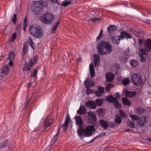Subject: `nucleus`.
I'll return each instance as SVG.
<instances>
[{
    "label": "nucleus",
    "mask_w": 151,
    "mask_h": 151,
    "mask_svg": "<svg viewBox=\"0 0 151 151\" xmlns=\"http://www.w3.org/2000/svg\"><path fill=\"white\" fill-rule=\"evenodd\" d=\"M98 53L101 55H104L110 53L112 50V46L109 42L101 40L97 45Z\"/></svg>",
    "instance_id": "1"
},
{
    "label": "nucleus",
    "mask_w": 151,
    "mask_h": 151,
    "mask_svg": "<svg viewBox=\"0 0 151 151\" xmlns=\"http://www.w3.org/2000/svg\"><path fill=\"white\" fill-rule=\"evenodd\" d=\"M29 32L31 35L36 37L40 38L43 36L42 30L37 25H31L30 27Z\"/></svg>",
    "instance_id": "2"
},
{
    "label": "nucleus",
    "mask_w": 151,
    "mask_h": 151,
    "mask_svg": "<svg viewBox=\"0 0 151 151\" xmlns=\"http://www.w3.org/2000/svg\"><path fill=\"white\" fill-rule=\"evenodd\" d=\"M54 18L53 14L50 12L46 13L40 17L41 21L43 23L47 24L52 23Z\"/></svg>",
    "instance_id": "3"
},
{
    "label": "nucleus",
    "mask_w": 151,
    "mask_h": 151,
    "mask_svg": "<svg viewBox=\"0 0 151 151\" xmlns=\"http://www.w3.org/2000/svg\"><path fill=\"white\" fill-rule=\"evenodd\" d=\"M38 59V56L36 55L29 60L28 63L25 64L23 68V70L24 71H29L31 68L36 63Z\"/></svg>",
    "instance_id": "4"
},
{
    "label": "nucleus",
    "mask_w": 151,
    "mask_h": 151,
    "mask_svg": "<svg viewBox=\"0 0 151 151\" xmlns=\"http://www.w3.org/2000/svg\"><path fill=\"white\" fill-rule=\"evenodd\" d=\"M43 4L39 1H35L32 6V10L36 14L40 13L43 9Z\"/></svg>",
    "instance_id": "5"
},
{
    "label": "nucleus",
    "mask_w": 151,
    "mask_h": 151,
    "mask_svg": "<svg viewBox=\"0 0 151 151\" xmlns=\"http://www.w3.org/2000/svg\"><path fill=\"white\" fill-rule=\"evenodd\" d=\"M131 81L134 85L139 86L142 83V76L138 73H133L131 76Z\"/></svg>",
    "instance_id": "6"
},
{
    "label": "nucleus",
    "mask_w": 151,
    "mask_h": 151,
    "mask_svg": "<svg viewBox=\"0 0 151 151\" xmlns=\"http://www.w3.org/2000/svg\"><path fill=\"white\" fill-rule=\"evenodd\" d=\"M88 116V120L90 124L95 123L96 120V116L91 111H89L87 112Z\"/></svg>",
    "instance_id": "7"
},
{
    "label": "nucleus",
    "mask_w": 151,
    "mask_h": 151,
    "mask_svg": "<svg viewBox=\"0 0 151 151\" xmlns=\"http://www.w3.org/2000/svg\"><path fill=\"white\" fill-rule=\"evenodd\" d=\"M95 130L94 125H91L86 127L85 129V135L87 137H89L93 134L92 131Z\"/></svg>",
    "instance_id": "8"
},
{
    "label": "nucleus",
    "mask_w": 151,
    "mask_h": 151,
    "mask_svg": "<svg viewBox=\"0 0 151 151\" xmlns=\"http://www.w3.org/2000/svg\"><path fill=\"white\" fill-rule=\"evenodd\" d=\"M125 37L127 39L132 38L130 34L127 33L126 32L122 31L120 32V35L118 36V41L119 42L121 40L124 39Z\"/></svg>",
    "instance_id": "9"
},
{
    "label": "nucleus",
    "mask_w": 151,
    "mask_h": 151,
    "mask_svg": "<svg viewBox=\"0 0 151 151\" xmlns=\"http://www.w3.org/2000/svg\"><path fill=\"white\" fill-rule=\"evenodd\" d=\"M144 47L147 52L151 51V39H147L145 40Z\"/></svg>",
    "instance_id": "10"
},
{
    "label": "nucleus",
    "mask_w": 151,
    "mask_h": 151,
    "mask_svg": "<svg viewBox=\"0 0 151 151\" xmlns=\"http://www.w3.org/2000/svg\"><path fill=\"white\" fill-rule=\"evenodd\" d=\"M53 119L50 117H47L44 122V128L45 129L48 127L50 126L53 123Z\"/></svg>",
    "instance_id": "11"
},
{
    "label": "nucleus",
    "mask_w": 151,
    "mask_h": 151,
    "mask_svg": "<svg viewBox=\"0 0 151 151\" xmlns=\"http://www.w3.org/2000/svg\"><path fill=\"white\" fill-rule=\"evenodd\" d=\"M129 51H125L124 52L123 55L119 57V59L120 60L126 62L127 61L129 57Z\"/></svg>",
    "instance_id": "12"
},
{
    "label": "nucleus",
    "mask_w": 151,
    "mask_h": 151,
    "mask_svg": "<svg viewBox=\"0 0 151 151\" xmlns=\"http://www.w3.org/2000/svg\"><path fill=\"white\" fill-rule=\"evenodd\" d=\"M98 91L96 90L95 94L97 96H101L104 93V88L101 86H99L97 87Z\"/></svg>",
    "instance_id": "13"
},
{
    "label": "nucleus",
    "mask_w": 151,
    "mask_h": 151,
    "mask_svg": "<svg viewBox=\"0 0 151 151\" xmlns=\"http://www.w3.org/2000/svg\"><path fill=\"white\" fill-rule=\"evenodd\" d=\"M85 105L86 107L90 109H94L96 107V104L93 101H88L86 103Z\"/></svg>",
    "instance_id": "14"
},
{
    "label": "nucleus",
    "mask_w": 151,
    "mask_h": 151,
    "mask_svg": "<svg viewBox=\"0 0 151 151\" xmlns=\"http://www.w3.org/2000/svg\"><path fill=\"white\" fill-rule=\"evenodd\" d=\"M147 117L145 116H142L141 119L137 123V124L139 127H142L145 125V124L147 122L146 120Z\"/></svg>",
    "instance_id": "15"
},
{
    "label": "nucleus",
    "mask_w": 151,
    "mask_h": 151,
    "mask_svg": "<svg viewBox=\"0 0 151 151\" xmlns=\"http://www.w3.org/2000/svg\"><path fill=\"white\" fill-rule=\"evenodd\" d=\"M93 61L95 66H97L100 63V57L99 55L98 54L93 55Z\"/></svg>",
    "instance_id": "16"
},
{
    "label": "nucleus",
    "mask_w": 151,
    "mask_h": 151,
    "mask_svg": "<svg viewBox=\"0 0 151 151\" xmlns=\"http://www.w3.org/2000/svg\"><path fill=\"white\" fill-rule=\"evenodd\" d=\"M86 109L84 106L81 105L77 111V113L81 115H85L86 113Z\"/></svg>",
    "instance_id": "17"
},
{
    "label": "nucleus",
    "mask_w": 151,
    "mask_h": 151,
    "mask_svg": "<svg viewBox=\"0 0 151 151\" xmlns=\"http://www.w3.org/2000/svg\"><path fill=\"white\" fill-rule=\"evenodd\" d=\"M105 76L106 81L109 82L113 80L114 77V75L110 72L107 73Z\"/></svg>",
    "instance_id": "18"
},
{
    "label": "nucleus",
    "mask_w": 151,
    "mask_h": 151,
    "mask_svg": "<svg viewBox=\"0 0 151 151\" xmlns=\"http://www.w3.org/2000/svg\"><path fill=\"white\" fill-rule=\"evenodd\" d=\"M99 123L102 127H103L105 130H106L108 127L109 124L108 122L104 120H100Z\"/></svg>",
    "instance_id": "19"
},
{
    "label": "nucleus",
    "mask_w": 151,
    "mask_h": 151,
    "mask_svg": "<svg viewBox=\"0 0 151 151\" xmlns=\"http://www.w3.org/2000/svg\"><path fill=\"white\" fill-rule=\"evenodd\" d=\"M84 83L86 87H92L94 85V83L90 79H86L84 81Z\"/></svg>",
    "instance_id": "20"
},
{
    "label": "nucleus",
    "mask_w": 151,
    "mask_h": 151,
    "mask_svg": "<svg viewBox=\"0 0 151 151\" xmlns=\"http://www.w3.org/2000/svg\"><path fill=\"white\" fill-rule=\"evenodd\" d=\"M126 96L128 97L132 98L135 96L136 93L134 91H129L126 90L125 91Z\"/></svg>",
    "instance_id": "21"
},
{
    "label": "nucleus",
    "mask_w": 151,
    "mask_h": 151,
    "mask_svg": "<svg viewBox=\"0 0 151 151\" xmlns=\"http://www.w3.org/2000/svg\"><path fill=\"white\" fill-rule=\"evenodd\" d=\"M85 129H84L82 126L79 127L77 131L78 134L80 136H84L85 135Z\"/></svg>",
    "instance_id": "22"
},
{
    "label": "nucleus",
    "mask_w": 151,
    "mask_h": 151,
    "mask_svg": "<svg viewBox=\"0 0 151 151\" xmlns=\"http://www.w3.org/2000/svg\"><path fill=\"white\" fill-rule=\"evenodd\" d=\"M75 120L79 127L82 126L83 123L82 119L81 117L78 116H76Z\"/></svg>",
    "instance_id": "23"
},
{
    "label": "nucleus",
    "mask_w": 151,
    "mask_h": 151,
    "mask_svg": "<svg viewBox=\"0 0 151 151\" xmlns=\"http://www.w3.org/2000/svg\"><path fill=\"white\" fill-rule=\"evenodd\" d=\"M70 120V118L69 116H68L67 117L64 123L62 126V127L63 128V131H65L66 130L68 125V123Z\"/></svg>",
    "instance_id": "24"
},
{
    "label": "nucleus",
    "mask_w": 151,
    "mask_h": 151,
    "mask_svg": "<svg viewBox=\"0 0 151 151\" xmlns=\"http://www.w3.org/2000/svg\"><path fill=\"white\" fill-rule=\"evenodd\" d=\"M106 99L108 102L111 103H113L115 101H117L116 98L113 97V96L111 95L108 96Z\"/></svg>",
    "instance_id": "25"
},
{
    "label": "nucleus",
    "mask_w": 151,
    "mask_h": 151,
    "mask_svg": "<svg viewBox=\"0 0 151 151\" xmlns=\"http://www.w3.org/2000/svg\"><path fill=\"white\" fill-rule=\"evenodd\" d=\"M116 29V27L114 25H110L107 28V30L110 35H111Z\"/></svg>",
    "instance_id": "26"
},
{
    "label": "nucleus",
    "mask_w": 151,
    "mask_h": 151,
    "mask_svg": "<svg viewBox=\"0 0 151 151\" xmlns=\"http://www.w3.org/2000/svg\"><path fill=\"white\" fill-rule=\"evenodd\" d=\"M122 101L124 105L129 106L131 104V102L127 98H122Z\"/></svg>",
    "instance_id": "27"
},
{
    "label": "nucleus",
    "mask_w": 151,
    "mask_h": 151,
    "mask_svg": "<svg viewBox=\"0 0 151 151\" xmlns=\"http://www.w3.org/2000/svg\"><path fill=\"white\" fill-rule=\"evenodd\" d=\"M145 109L142 107L139 106L137 108L136 112L138 114L140 115L145 111Z\"/></svg>",
    "instance_id": "28"
},
{
    "label": "nucleus",
    "mask_w": 151,
    "mask_h": 151,
    "mask_svg": "<svg viewBox=\"0 0 151 151\" xmlns=\"http://www.w3.org/2000/svg\"><path fill=\"white\" fill-rule=\"evenodd\" d=\"M60 20V19H59V20L53 26L52 28V33H55V31L57 29V27L59 23V21Z\"/></svg>",
    "instance_id": "29"
},
{
    "label": "nucleus",
    "mask_w": 151,
    "mask_h": 151,
    "mask_svg": "<svg viewBox=\"0 0 151 151\" xmlns=\"http://www.w3.org/2000/svg\"><path fill=\"white\" fill-rule=\"evenodd\" d=\"M60 20V19H59V20L53 26L52 28V33H55V31L57 29V27L59 23V21Z\"/></svg>",
    "instance_id": "30"
},
{
    "label": "nucleus",
    "mask_w": 151,
    "mask_h": 151,
    "mask_svg": "<svg viewBox=\"0 0 151 151\" xmlns=\"http://www.w3.org/2000/svg\"><path fill=\"white\" fill-rule=\"evenodd\" d=\"M130 63L133 67H135L138 65V63L137 60H131L129 62Z\"/></svg>",
    "instance_id": "31"
},
{
    "label": "nucleus",
    "mask_w": 151,
    "mask_h": 151,
    "mask_svg": "<svg viewBox=\"0 0 151 151\" xmlns=\"http://www.w3.org/2000/svg\"><path fill=\"white\" fill-rule=\"evenodd\" d=\"M130 117L133 121H138L140 117L136 115L130 114Z\"/></svg>",
    "instance_id": "32"
},
{
    "label": "nucleus",
    "mask_w": 151,
    "mask_h": 151,
    "mask_svg": "<svg viewBox=\"0 0 151 151\" xmlns=\"http://www.w3.org/2000/svg\"><path fill=\"white\" fill-rule=\"evenodd\" d=\"M8 140H5L0 143V148H1L6 147V145H8Z\"/></svg>",
    "instance_id": "33"
},
{
    "label": "nucleus",
    "mask_w": 151,
    "mask_h": 151,
    "mask_svg": "<svg viewBox=\"0 0 151 151\" xmlns=\"http://www.w3.org/2000/svg\"><path fill=\"white\" fill-rule=\"evenodd\" d=\"M122 82L124 86L128 85L130 82L128 78H124L122 80Z\"/></svg>",
    "instance_id": "34"
},
{
    "label": "nucleus",
    "mask_w": 151,
    "mask_h": 151,
    "mask_svg": "<svg viewBox=\"0 0 151 151\" xmlns=\"http://www.w3.org/2000/svg\"><path fill=\"white\" fill-rule=\"evenodd\" d=\"M71 0H65L62 2V5L63 6H66L69 4H71Z\"/></svg>",
    "instance_id": "35"
},
{
    "label": "nucleus",
    "mask_w": 151,
    "mask_h": 151,
    "mask_svg": "<svg viewBox=\"0 0 151 151\" xmlns=\"http://www.w3.org/2000/svg\"><path fill=\"white\" fill-rule=\"evenodd\" d=\"M119 114L120 117L124 119L125 118L127 117L126 113L121 109H120L119 111Z\"/></svg>",
    "instance_id": "36"
},
{
    "label": "nucleus",
    "mask_w": 151,
    "mask_h": 151,
    "mask_svg": "<svg viewBox=\"0 0 151 151\" xmlns=\"http://www.w3.org/2000/svg\"><path fill=\"white\" fill-rule=\"evenodd\" d=\"M114 120L115 123L116 124H119L121 122V119L120 117L118 115H116Z\"/></svg>",
    "instance_id": "37"
},
{
    "label": "nucleus",
    "mask_w": 151,
    "mask_h": 151,
    "mask_svg": "<svg viewBox=\"0 0 151 151\" xmlns=\"http://www.w3.org/2000/svg\"><path fill=\"white\" fill-rule=\"evenodd\" d=\"M15 57L14 53L12 51H11L9 53L7 59H12L14 58Z\"/></svg>",
    "instance_id": "38"
},
{
    "label": "nucleus",
    "mask_w": 151,
    "mask_h": 151,
    "mask_svg": "<svg viewBox=\"0 0 151 151\" xmlns=\"http://www.w3.org/2000/svg\"><path fill=\"white\" fill-rule=\"evenodd\" d=\"M147 52L145 49L141 48L139 50V55H140L144 56L146 54V52Z\"/></svg>",
    "instance_id": "39"
},
{
    "label": "nucleus",
    "mask_w": 151,
    "mask_h": 151,
    "mask_svg": "<svg viewBox=\"0 0 151 151\" xmlns=\"http://www.w3.org/2000/svg\"><path fill=\"white\" fill-rule=\"evenodd\" d=\"M9 70V68L8 66L7 65H5L4 67L2 68L1 70V71L4 73H7Z\"/></svg>",
    "instance_id": "40"
},
{
    "label": "nucleus",
    "mask_w": 151,
    "mask_h": 151,
    "mask_svg": "<svg viewBox=\"0 0 151 151\" xmlns=\"http://www.w3.org/2000/svg\"><path fill=\"white\" fill-rule=\"evenodd\" d=\"M28 43L31 46V47L33 49H34L35 44L33 43L32 40L30 37H29L28 40Z\"/></svg>",
    "instance_id": "41"
},
{
    "label": "nucleus",
    "mask_w": 151,
    "mask_h": 151,
    "mask_svg": "<svg viewBox=\"0 0 151 151\" xmlns=\"http://www.w3.org/2000/svg\"><path fill=\"white\" fill-rule=\"evenodd\" d=\"M115 106L116 108L120 109L121 107V104L118 102V100L117 101H115L114 103Z\"/></svg>",
    "instance_id": "42"
},
{
    "label": "nucleus",
    "mask_w": 151,
    "mask_h": 151,
    "mask_svg": "<svg viewBox=\"0 0 151 151\" xmlns=\"http://www.w3.org/2000/svg\"><path fill=\"white\" fill-rule=\"evenodd\" d=\"M96 104L99 106H101L103 103V101L101 99H97L95 100Z\"/></svg>",
    "instance_id": "43"
},
{
    "label": "nucleus",
    "mask_w": 151,
    "mask_h": 151,
    "mask_svg": "<svg viewBox=\"0 0 151 151\" xmlns=\"http://www.w3.org/2000/svg\"><path fill=\"white\" fill-rule=\"evenodd\" d=\"M112 42L113 43H116L119 44V42L118 41V39L117 40L116 38V37L112 36L111 37Z\"/></svg>",
    "instance_id": "44"
},
{
    "label": "nucleus",
    "mask_w": 151,
    "mask_h": 151,
    "mask_svg": "<svg viewBox=\"0 0 151 151\" xmlns=\"http://www.w3.org/2000/svg\"><path fill=\"white\" fill-rule=\"evenodd\" d=\"M128 126L132 128H134L135 127V125L133 122L130 121L127 123Z\"/></svg>",
    "instance_id": "45"
},
{
    "label": "nucleus",
    "mask_w": 151,
    "mask_h": 151,
    "mask_svg": "<svg viewBox=\"0 0 151 151\" xmlns=\"http://www.w3.org/2000/svg\"><path fill=\"white\" fill-rule=\"evenodd\" d=\"M105 110L104 109H101L98 110V114L99 115H102L104 114Z\"/></svg>",
    "instance_id": "46"
},
{
    "label": "nucleus",
    "mask_w": 151,
    "mask_h": 151,
    "mask_svg": "<svg viewBox=\"0 0 151 151\" xmlns=\"http://www.w3.org/2000/svg\"><path fill=\"white\" fill-rule=\"evenodd\" d=\"M86 93L89 94L90 93H93L94 91L90 89L88 87H86Z\"/></svg>",
    "instance_id": "47"
},
{
    "label": "nucleus",
    "mask_w": 151,
    "mask_h": 151,
    "mask_svg": "<svg viewBox=\"0 0 151 151\" xmlns=\"http://www.w3.org/2000/svg\"><path fill=\"white\" fill-rule=\"evenodd\" d=\"M17 20V14H14L13 17L12 18V20L13 22V24H14L16 23Z\"/></svg>",
    "instance_id": "48"
},
{
    "label": "nucleus",
    "mask_w": 151,
    "mask_h": 151,
    "mask_svg": "<svg viewBox=\"0 0 151 151\" xmlns=\"http://www.w3.org/2000/svg\"><path fill=\"white\" fill-rule=\"evenodd\" d=\"M37 71L38 70L37 69H35L33 73L31 74V76L34 78L36 77L37 74Z\"/></svg>",
    "instance_id": "49"
},
{
    "label": "nucleus",
    "mask_w": 151,
    "mask_h": 151,
    "mask_svg": "<svg viewBox=\"0 0 151 151\" xmlns=\"http://www.w3.org/2000/svg\"><path fill=\"white\" fill-rule=\"evenodd\" d=\"M27 49L26 47H25L24 46H23V50L22 52V56H24L26 55L27 52Z\"/></svg>",
    "instance_id": "50"
},
{
    "label": "nucleus",
    "mask_w": 151,
    "mask_h": 151,
    "mask_svg": "<svg viewBox=\"0 0 151 151\" xmlns=\"http://www.w3.org/2000/svg\"><path fill=\"white\" fill-rule=\"evenodd\" d=\"M17 34L16 33H14L12 35V41H13L16 38Z\"/></svg>",
    "instance_id": "51"
},
{
    "label": "nucleus",
    "mask_w": 151,
    "mask_h": 151,
    "mask_svg": "<svg viewBox=\"0 0 151 151\" xmlns=\"http://www.w3.org/2000/svg\"><path fill=\"white\" fill-rule=\"evenodd\" d=\"M90 73L91 77H93L95 75V70L90 71Z\"/></svg>",
    "instance_id": "52"
},
{
    "label": "nucleus",
    "mask_w": 151,
    "mask_h": 151,
    "mask_svg": "<svg viewBox=\"0 0 151 151\" xmlns=\"http://www.w3.org/2000/svg\"><path fill=\"white\" fill-rule=\"evenodd\" d=\"M106 134L105 133H102L98 135V136L96 137V138H101L104 136L106 135Z\"/></svg>",
    "instance_id": "53"
},
{
    "label": "nucleus",
    "mask_w": 151,
    "mask_h": 151,
    "mask_svg": "<svg viewBox=\"0 0 151 151\" xmlns=\"http://www.w3.org/2000/svg\"><path fill=\"white\" fill-rule=\"evenodd\" d=\"M89 69L90 71L95 70L94 69L93 65L92 63H91L90 64Z\"/></svg>",
    "instance_id": "54"
},
{
    "label": "nucleus",
    "mask_w": 151,
    "mask_h": 151,
    "mask_svg": "<svg viewBox=\"0 0 151 151\" xmlns=\"http://www.w3.org/2000/svg\"><path fill=\"white\" fill-rule=\"evenodd\" d=\"M116 126V124L115 123L113 122H110L109 124V127H114Z\"/></svg>",
    "instance_id": "55"
},
{
    "label": "nucleus",
    "mask_w": 151,
    "mask_h": 151,
    "mask_svg": "<svg viewBox=\"0 0 151 151\" xmlns=\"http://www.w3.org/2000/svg\"><path fill=\"white\" fill-rule=\"evenodd\" d=\"M27 17H25L24 19V22L23 23L24 27H26L27 25Z\"/></svg>",
    "instance_id": "56"
},
{
    "label": "nucleus",
    "mask_w": 151,
    "mask_h": 151,
    "mask_svg": "<svg viewBox=\"0 0 151 151\" xmlns=\"http://www.w3.org/2000/svg\"><path fill=\"white\" fill-rule=\"evenodd\" d=\"M102 34L99 33L98 37L96 38V40L98 41L100 40L102 36Z\"/></svg>",
    "instance_id": "57"
},
{
    "label": "nucleus",
    "mask_w": 151,
    "mask_h": 151,
    "mask_svg": "<svg viewBox=\"0 0 151 151\" xmlns=\"http://www.w3.org/2000/svg\"><path fill=\"white\" fill-rule=\"evenodd\" d=\"M141 57V61L142 62H144L145 61V58L142 55H140Z\"/></svg>",
    "instance_id": "58"
},
{
    "label": "nucleus",
    "mask_w": 151,
    "mask_h": 151,
    "mask_svg": "<svg viewBox=\"0 0 151 151\" xmlns=\"http://www.w3.org/2000/svg\"><path fill=\"white\" fill-rule=\"evenodd\" d=\"M9 65L10 67H12L13 66V63L12 62V59H10V61L9 63Z\"/></svg>",
    "instance_id": "59"
},
{
    "label": "nucleus",
    "mask_w": 151,
    "mask_h": 151,
    "mask_svg": "<svg viewBox=\"0 0 151 151\" xmlns=\"http://www.w3.org/2000/svg\"><path fill=\"white\" fill-rule=\"evenodd\" d=\"M111 88V86L110 85H108L105 87V89L107 91L109 90Z\"/></svg>",
    "instance_id": "60"
},
{
    "label": "nucleus",
    "mask_w": 151,
    "mask_h": 151,
    "mask_svg": "<svg viewBox=\"0 0 151 151\" xmlns=\"http://www.w3.org/2000/svg\"><path fill=\"white\" fill-rule=\"evenodd\" d=\"M101 19L100 18H94L92 19L91 20L93 22H96L97 20H100Z\"/></svg>",
    "instance_id": "61"
},
{
    "label": "nucleus",
    "mask_w": 151,
    "mask_h": 151,
    "mask_svg": "<svg viewBox=\"0 0 151 151\" xmlns=\"http://www.w3.org/2000/svg\"><path fill=\"white\" fill-rule=\"evenodd\" d=\"M57 140V139L55 137L53 138L52 139V141L53 142V143L55 142H56Z\"/></svg>",
    "instance_id": "62"
},
{
    "label": "nucleus",
    "mask_w": 151,
    "mask_h": 151,
    "mask_svg": "<svg viewBox=\"0 0 151 151\" xmlns=\"http://www.w3.org/2000/svg\"><path fill=\"white\" fill-rule=\"evenodd\" d=\"M143 43V41L140 39L139 40V45H140Z\"/></svg>",
    "instance_id": "63"
},
{
    "label": "nucleus",
    "mask_w": 151,
    "mask_h": 151,
    "mask_svg": "<svg viewBox=\"0 0 151 151\" xmlns=\"http://www.w3.org/2000/svg\"><path fill=\"white\" fill-rule=\"evenodd\" d=\"M29 101H27L25 104V108H26L28 106V105H29Z\"/></svg>",
    "instance_id": "64"
}]
</instances>
